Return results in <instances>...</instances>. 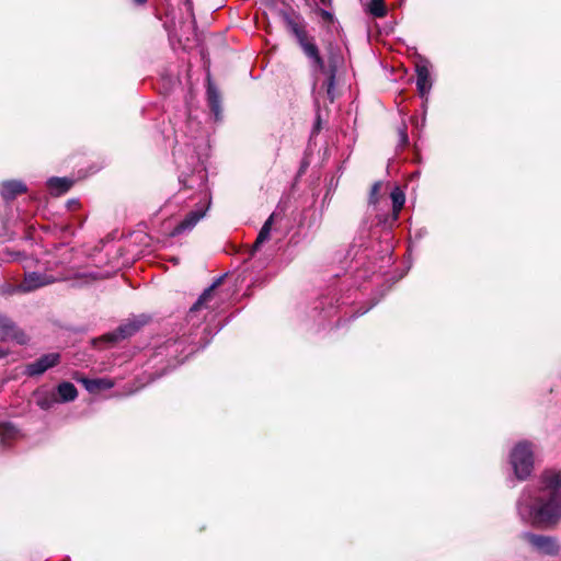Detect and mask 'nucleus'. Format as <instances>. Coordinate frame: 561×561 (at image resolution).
Instances as JSON below:
<instances>
[{
	"label": "nucleus",
	"instance_id": "obj_1",
	"mask_svg": "<svg viewBox=\"0 0 561 561\" xmlns=\"http://www.w3.org/2000/svg\"><path fill=\"white\" fill-rule=\"evenodd\" d=\"M517 512L534 527L556 525L561 518V470L547 469L537 485L527 486L517 501Z\"/></svg>",
	"mask_w": 561,
	"mask_h": 561
},
{
	"label": "nucleus",
	"instance_id": "obj_2",
	"mask_svg": "<svg viewBox=\"0 0 561 561\" xmlns=\"http://www.w3.org/2000/svg\"><path fill=\"white\" fill-rule=\"evenodd\" d=\"M283 19L286 27L295 36L300 49L308 58L311 69L314 72L324 71V60L320 54L314 36L308 32L306 23L299 18H293L288 13H283Z\"/></svg>",
	"mask_w": 561,
	"mask_h": 561
},
{
	"label": "nucleus",
	"instance_id": "obj_3",
	"mask_svg": "<svg viewBox=\"0 0 561 561\" xmlns=\"http://www.w3.org/2000/svg\"><path fill=\"white\" fill-rule=\"evenodd\" d=\"M196 203L194 208L191 209L184 218L172 229L170 232L171 237L186 234L191 232L197 222L203 219L211 204V196L208 191L203 190L196 196Z\"/></svg>",
	"mask_w": 561,
	"mask_h": 561
},
{
	"label": "nucleus",
	"instance_id": "obj_4",
	"mask_svg": "<svg viewBox=\"0 0 561 561\" xmlns=\"http://www.w3.org/2000/svg\"><path fill=\"white\" fill-rule=\"evenodd\" d=\"M220 282L221 278H218L207 289H205L197 301L190 309L187 313V321L192 325H197L202 319H206L209 314L219 308L220 298L217 297L216 288Z\"/></svg>",
	"mask_w": 561,
	"mask_h": 561
},
{
	"label": "nucleus",
	"instance_id": "obj_5",
	"mask_svg": "<svg viewBox=\"0 0 561 561\" xmlns=\"http://www.w3.org/2000/svg\"><path fill=\"white\" fill-rule=\"evenodd\" d=\"M510 463L518 480L527 479L534 469V445L527 440L517 443L510 453Z\"/></svg>",
	"mask_w": 561,
	"mask_h": 561
},
{
	"label": "nucleus",
	"instance_id": "obj_6",
	"mask_svg": "<svg viewBox=\"0 0 561 561\" xmlns=\"http://www.w3.org/2000/svg\"><path fill=\"white\" fill-rule=\"evenodd\" d=\"M196 348L190 347L185 339L168 340L163 345L158 347V355H164L170 359L175 360L173 367L181 364L184 358H180L186 351L188 354L193 353Z\"/></svg>",
	"mask_w": 561,
	"mask_h": 561
},
{
	"label": "nucleus",
	"instance_id": "obj_7",
	"mask_svg": "<svg viewBox=\"0 0 561 561\" xmlns=\"http://www.w3.org/2000/svg\"><path fill=\"white\" fill-rule=\"evenodd\" d=\"M523 538L540 553L556 556L559 552V545L552 537L524 533Z\"/></svg>",
	"mask_w": 561,
	"mask_h": 561
},
{
	"label": "nucleus",
	"instance_id": "obj_8",
	"mask_svg": "<svg viewBox=\"0 0 561 561\" xmlns=\"http://www.w3.org/2000/svg\"><path fill=\"white\" fill-rule=\"evenodd\" d=\"M57 280V277L38 272L26 273L23 282L14 290L30 293Z\"/></svg>",
	"mask_w": 561,
	"mask_h": 561
},
{
	"label": "nucleus",
	"instance_id": "obj_9",
	"mask_svg": "<svg viewBox=\"0 0 561 561\" xmlns=\"http://www.w3.org/2000/svg\"><path fill=\"white\" fill-rule=\"evenodd\" d=\"M59 362L60 355L58 353L45 354L35 362L27 364L24 373L28 377L41 376L49 368L58 365Z\"/></svg>",
	"mask_w": 561,
	"mask_h": 561
},
{
	"label": "nucleus",
	"instance_id": "obj_10",
	"mask_svg": "<svg viewBox=\"0 0 561 561\" xmlns=\"http://www.w3.org/2000/svg\"><path fill=\"white\" fill-rule=\"evenodd\" d=\"M145 323V318L128 320L121 324L114 332L106 334L105 339L108 342H117L127 339L134 335Z\"/></svg>",
	"mask_w": 561,
	"mask_h": 561
},
{
	"label": "nucleus",
	"instance_id": "obj_11",
	"mask_svg": "<svg viewBox=\"0 0 561 561\" xmlns=\"http://www.w3.org/2000/svg\"><path fill=\"white\" fill-rule=\"evenodd\" d=\"M0 340H15L18 343L23 344L26 342L25 334L20 332L14 323L7 317L0 313Z\"/></svg>",
	"mask_w": 561,
	"mask_h": 561
},
{
	"label": "nucleus",
	"instance_id": "obj_12",
	"mask_svg": "<svg viewBox=\"0 0 561 561\" xmlns=\"http://www.w3.org/2000/svg\"><path fill=\"white\" fill-rule=\"evenodd\" d=\"M416 88L420 96L424 101H427V95L432 89V80L426 64L416 65Z\"/></svg>",
	"mask_w": 561,
	"mask_h": 561
},
{
	"label": "nucleus",
	"instance_id": "obj_13",
	"mask_svg": "<svg viewBox=\"0 0 561 561\" xmlns=\"http://www.w3.org/2000/svg\"><path fill=\"white\" fill-rule=\"evenodd\" d=\"M26 192V185L16 180L5 181L1 184V196L5 201L15 198L18 195Z\"/></svg>",
	"mask_w": 561,
	"mask_h": 561
},
{
	"label": "nucleus",
	"instance_id": "obj_14",
	"mask_svg": "<svg viewBox=\"0 0 561 561\" xmlns=\"http://www.w3.org/2000/svg\"><path fill=\"white\" fill-rule=\"evenodd\" d=\"M90 393H98L101 390L111 389L114 382L108 378H80L78 379Z\"/></svg>",
	"mask_w": 561,
	"mask_h": 561
},
{
	"label": "nucleus",
	"instance_id": "obj_15",
	"mask_svg": "<svg viewBox=\"0 0 561 561\" xmlns=\"http://www.w3.org/2000/svg\"><path fill=\"white\" fill-rule=\"evenodd\" d=\"M207 101L215 119L219 121L221 118L220 95L217 88L211 82H208L207 87Z\"/></svg>",
	"mask_w": 561,
	"mask_h": 561
},
{
	"label": "nucleus",
	"instance_id": "obj_16",
	"mask_svg": "<svg viewBox=\"0 0 561 561\" xmlns=\"http://www.w3.org/2000/svg\"><path fill=\"white\" fill-rule=\"evenodd\" d=\"M58 402H71L78 397L77 388L69 381H62L57 386Z\"/></svg>",
	"mask_w": 561,
	"mask_h": 561
},
{
	"label": "nucleus",
	"instance_id": "obj_17",
	"mask_svg": "<svg viewBox=\"0 0 561 561\" xmlns=\"http://www.w3.org/2000/svg\"><path fill=\"white\" fill-rule=\"evenodd\" d=\"M72 181L67 178H50L47 181V186L54 195H61L69 191Z\"/></svg>",
	"mask_w": 561,
	"mask_h": 561
},
{
	"label": "nucleus",
	"instance_id": "obj_18",
	"mask_svg": "<svg viewBox=\"0 0 561 561\" xmlns=\"http://www.w3.org/2000/svg\"><path fill=\"white\" fill-rule=\"evenodd\" d=\"M19 436L18 427L11 422L0 423V442L2 444H9L11 440Z\"/></svg>",
	"mask_w": 561,
	"mask_h": 561
},
{
	"label": "nucleus",
	"instance_id": "obj_19",
	"mask_svg": "<svg viewBox=\"0 0 561 561\" xmlns=\"http://www.w3.org/2000/svg\"><path fill=\"white\" fill-rule=\"evenodd\" d=\"M390 197H391V202H392L393 220H397L399 213L405 203V195L399 186H396L391 191Z\"/></svg>",
	"mask_w": 561,
	"mask_h": 561
},
{
	"label": "nucleus",
	"instance_id": "obj_20",
	"mask_svg": "<svg viewBox=\"0 0 561 561\" xmlns=\"http://www.w3.org/2000/svg\"><path fill=\"white\" fill-rule=\"evenodd\" d=\"M276 217V214L273 213L268 218L267 220L264 222V225L262 226L259 234H257V238L255 240V243H254V249H259V247L266 242L268 239H270V236H271V230H272V225L274 222V219Z\"/></svg>",
	"mask_w": 561,
	"mask_h": 561
},
{
	"label": "nucleus",
	"instance_id": "obj_21",
	"mask_svg": "<svg viewBox=\"0 0 561 561\" xmlns=\"http://www.w3.org/2000/svg\"><path fill=\"white\" fill-rule=\"evenodd\" d=\"M365 7L366 11L374 18H383L387 14V8L383 0H370Z\"/></svg>",
	"mask_w": 561,
	"mask_h": 561
},
{
	"label": "nucleus",
	"instance_id": "obj_22",
	"mask_svg": "<svg viewBox=\"0 0 561 561\" xmlns=\"http://www.w3.org/2000/svg\"><path fill=\"white\" fill-rule=\"evenodd\" d=\"M57 402L55 393H45L37 399V405L43 410H49Z\"/></svg>",
	"mask_w": 561,
	"mask_h": 561
},
{
	"label": "nucleus",
	"instance_id": "obj_23",
	"mask_svg": "<svg viewBox=\"0 0 561 561\" xmlns=\"http://www.w3.org/2000/svg\"><path fill=\"white\" fill-rule=\"evenodd\" d=\"M327 95L330 102L332 103L334 101V88H335V73L334 70H332L324 82Z\"/></svg>",
	"mask_w": 561,
	"mask_h": 561
},
{
	"label": "nucleus",
	"instance_id": "obj_24",
	"mask_svg": "<svg viewBox=\"0 0 561 561\" xmlns=\"http://www.w3.org/2000/svg\"><path fill=\"white\" fill-rule=\"evenodd\" d=\"M381 186H382L381 182H376L373 185L371 191H370V197H369V202L371 204H377V202H378V193H379Z\"/></svg>",
	"mask_w": 561,
	"mask_h": 561
},
{
	"label": "nucleus",
	"instance_id": "obj_25",
	"mask_svg": "<svg viewBox=\"0 0 561 561\" xmlns=\"http://www.w3.org/2000/svg\"><path fill=\"white\" fill-rule=\"evenodd\" d=\"M399 135H400L401 144L403 146L407 145L408 141H409V137H408V133H407V127L405 126H403V128L400 129Z\"/></svg>",
	"mask_w": 561,
	"mask_h": 561
},
{
	"label": "nucleus",
	"instance_id": "obj_26",
	"mask_svg": "<svg viewBox=\"0 0 561 561\" xmlns=\"http://www.w3.org/2000/svg\"><path fill=\"white\" fill-rule=\"evenodd\" d=\"M320 14L324 20H332L333 18L332 14L327 10H321Z\"/></svg>",
	"mask_w": 561,
	"mask_h": 561
},
{
	"label": "nucleus",
	"instance_id": "obj_27",
	"mask_svg": "<svg viewBox=\"0 0 561 561\" xmlns=\"http://www.w3.org/2000/svg\"><path fill=\"white\" fill-rule=\"evenodd\" d=\"M10 256H11V260L12 261H19L20 257L22 256V254L20 252H16V253H10Z\"/></svg>",
	"mask_w": 561,
	"mask_h": 561
},
{
	"label": "nucleus",
	"instance_id": "obj_28",
	"mask_svg": "<svg viewBox=\"0 0 561 561\" xmlns=\"http://www.w3.org/2000/svg\"><path fill=\"white\" fill-rule=\"evenodd\" d=\"M332 0H318L319 3H321L324 7H330Z\"/></svg>",
	"mask_w": 561,
	"mask_h": 561
},
{
	"label": "nucleus",
	"instance_id": "obj_29",
	"mask_svg": "<svg viewBox=\"0 0 561 561\" xmlns=\"http://www.w3.org/2000/svg\"><path fill=\"white\" fill-rule=\"evenodd\" d=\"M7 354H8L7 351H4L3 348H0V358L4 357Z\"/></svg>",
	"mask_w": 561,
	"mask_h": 561
},
{
	"label": "nucleus",
	"instance_id": "obj_30",
	"mask_svg": "<svg viewBox=\"0 0 561 561\" xmlns=\"http://www.w3.org/2000/svg\"><path fill=\"white\" fill-rule=\"evenodd\" d=\"M136 4H144L147 0H133Z\"/></svg>",
	"mask_w": 561,
	"mask_h": 561
},
{
	"label": "nucleus",
	"instance_id": "obj_31",
	"mask_svg": "<svg viewBox=\"0 0 561 561\" xmlns=\"http://www.w3.org/2000/svg\"><path fill=\"white\" fill-rule=\"evenodd\" d=\"M370 308H371V306H369V307H368V308H366L365 310L360 311L358 314H364V313H366Z\"/></svg>",
	"mask_w": 561,
	"mask_h": 561
}]
</instances>
